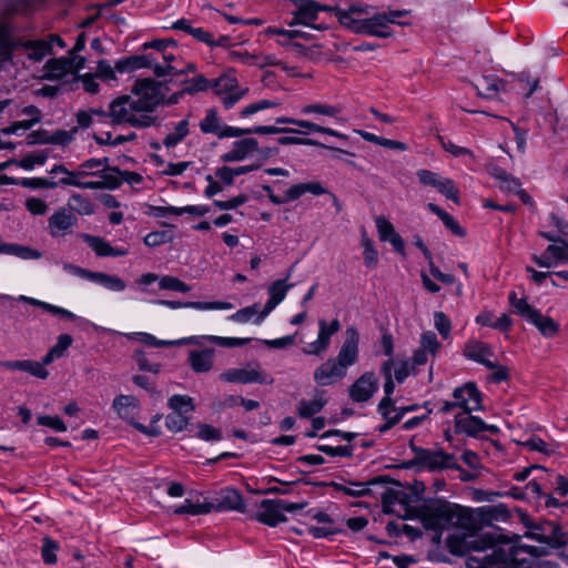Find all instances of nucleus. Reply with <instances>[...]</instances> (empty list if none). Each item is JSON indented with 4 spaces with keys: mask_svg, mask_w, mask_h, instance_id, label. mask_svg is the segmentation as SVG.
<instances>
[{
    "mask_svg": "<svg viewBox=\"0 0 568 568\" xmlns=\"http://www.w3.org/2000/svg\"><path fill=\"white\" fill-rule=\"evenodd\" d=\"M464 354L467 358L478 362L489 369L497 367V361L491 359L494 357L493 349L486 343L479 341H470L466 344Z\"/></svg>",
    "mask_w": 568,
    "mask_h": 568,
    "instance_id": "nucleus-20",
    "label": "nucleus"
},
{
    "mask_svg": "<svg viewBox=\"0 0 568 568\" xmlns=\"http://www.w3.org/2000/svg\"><path fill=\"white\" fill-rule=\"evenodd\" d=\"M506 84L501 79L484 75L475 84V89L479 97L496 99L500 91H506Z\"/></svg>",
    "mask_w": 568,
    "mask_h": 568,
    "instance_id": "nucleus-27",
    "label": "nucleus"
},
{
    "mask_svg": "<svg viewBox=\"0 0 568 568\" xmlns=\"http://www.w3.org/2000/svg\"><path fill=\"white\" fill-rule=\"evenodd\" d=\"M166 87L151 78L138 79L132 85L131 93L140 110L145 114L152 113L159 105L164 104Z\"/></svg>",
    "mask_w": 568,
    "mask_h": 568,
    "instance_id": "nucleus-7",
    "label": "nucleus"
},
{
    "mask_svg": "<svg viewBox=\"0 0 568 568\" xmlns=\"http://www.w3.org/2000/svg\"><path fill=\"white\" fill-rule=\"evenodd\" d=\"M362 245L364 247V263L367 267H375L378 263V253L374 247L372 240L364 233L362 239Z\"/></svg>",
    "mask_w": 568,
    "mask_h": 568,
    "instance_id": "nucleus-46",
    "label": "nucleus"
},
{
    "mask_svg": "<svg viewBox=\"0 0 568 568\" xmlns=\"http://www.w3.org/2000/svg\"><path fill=\"white\" fill-rule=\"evenodd\" d=\"M518 444L527 447L529 450L539 452L545 455H551L554 453V450L549 448L546 442L535 435L530 436L524 442H518Z\"/></svg>",
    "mask_w": 568,
    "mask_h": 568,
    "instance_id": "nucleus-53",
    "label": "nucleus"
},
{
    "mask_svg": "<svg viewBox=\"0 0 568 568\" xmlns=\"http://www.w3.org/2000/svg\"><path fill=\"white\" fill-rule=\"evenodd\" d=\"M378 388V379L373 372L364 373L351 385L349 397L356 403L369 400Z\"/></svg>",
    "mask_w": 568,
    "mask_h": 568,
    "instance_id": "nucleus-15",
    "label": "nucleus"
},
{
    "mask_svg": "<svg viewBox=\"0 0 568 568\" xmlns=\"http://www.w3.org/2000/svg\"><path fill=\"white\" fill-rule=\"evenodd\" d=\"M278 144L281 145H291V144H296V145H313V146H320V148H324V149H328L333 152H337V153H345V154H349V155H354L353 153H349L347 151H344L342 149H338V148H334V146H328V145H325L316 140H313V139H307V138H297V136H282L277 140Z\"/></svg>",
    "mask_w": 568,
    "mask_h": 568,
    "instance_id": "nucleus-37",
    "label": "nucleus"
},
{
    "mask_svg": "<svg viewBox=\"0 0 568 568\" xmlns=\"http://www.w3.org/2000/svg\"><path fill=\"white\" fill-rule=\"evenodd\" d=\"M114 68L121 73L141 68H151L159 78L165 77L174 70V65L162 67L161 63H158V57H155V54L126 57L116 61Z\"/></svg>",
    "mask_w": 568,
    "mask_h": 568,
    "instance_id": "nucleus-11",
    "label": "nucleus"
},
{
    "mask_svg": "<svg viewBox=\"0 0 568 568\" xmlns=\"http://www.w3.org/2000/svg\"><path fill=\"white\" fill-rule=\"evenodd\" d=\"M110 123L114 125L130 124L134 128H150L156 122V118L145 114L133 95H120L114 99L108 110Z\"/></svg>",
    "mask_w": 568,
    "mask_h": 568,
    "instance_id": "nucleus-4",
    "label": "nucleus"
},
{
    "mask_svg": "<svg viewBox=\"0 0 568 568\" xmlns=\"http://www.w3.org/2000/svg\"><path fill=\"white\" fill-rule=\"evenodd\" d=\"M37 422L41 426L50 427L57 432H65L67 426L59 416L42 415L38 416Z\"/></svg>",
    "mask_w": 568,
    "mask_h": 568,
    "instance_id": "nucleus-62",
    "label": "nucleus"
},
{
    "mask_svg": "<svg viewBox=\"0 0 568 568\" xmlns=\"http://www.w3.org/2000/svg\"><path fill=\"white\" fill-rule=\"evenodd\" d=\"M258 151V142L254 138H245L233 143V148L221 156L223 162H240Z\"/></svg>",
    "mask_w": 568,
    "mask_h": 568,
    "instance_id": "nucleus-22",
    "label": "nucleus"
},
{
    "mask_svg": "<svg viewBox=\"0 0 568 568\" xmlns=\"http://www.w3.org/2000/svg\"><path fill=\"white\" fill-rule=\"evenodd\" d=\"M436 189L447 199L454 201L457 204L459 203V191L450 179H443Z\"/></svg>",
    "mask_w": 568,
    "mask_h": 568,
    "instance_id": "nucleus-57",
    "label": "nucleus"
},
{
    "mask_svg": "<svg viewBox=\"0 0 568 568\" xmlns=\"http://www.w3.org/2000/svg\"><path fill=\"white\" fill-rule=\"evenodd\" d=\"M80 237L95 252L98 256H109L111 245L104 239L90 234H81Z\"/></svg>",
    "mask_w": 568,
    "mask_h": 568,
    "instance_id": "nucleus-43",
    "label": "nucleus"
},
{
    "mask_svg": "<svg viewBox=\"0 0 568 568\" xmlns=\"http://www.w3.org/2000/svg\"><path fill=\"white\" fill-rule=\"evenodd\" d=\"M371 7L367 4H354L349 7L347 10H336V18L338 22L346 28V20L347 17L349 20H356L355 16H369Z\"/></svg>",
    "mask_w": 568,
    "mask_h": 568,
    "instance_id": "nucleus-42",
    "label": "nucleus"
},
{
    "mask_svg": "<svg viewBox=\"0 0 568 568\" xmlns=\"http://www.w3.org/2000/svg\"><path fill=\"white\" fill-rule=\"evenodd\" d=\"M82 175H78V169L69 171L67 175L59 180L58 185H72L81 189H89V181H81Z\"/></svg>",
    "mask_w": 568,
    "mask_h": 568,
    "instance_id": "nucleus-60",
    "label": "nucleus"
},
{
    "mask_svg": "<svg viewBox=\"0 0 568 568\" xmlns=\"http://www.w3.org/2000/svg\"><path fill=\"white\" fill-rule=\"evenodd\" d=\"M0 366L8 371L27 372L41 379H45L49 376V371L43 367V364L31 359L2 361L0 362Z\"/></svg>",
    "mask_w": 568,
    "mask_h": 568,
    "instance_id": "nucleus-24",
    "label": "nucleus"
},
{
    "mask_svg": "<svg viewBox=\"0 0 568 568\" xmlns=\"http://www.w3.org/2000/svg\"><path fill=\"white\" fill-rule=\"evenodd\" d=\"M291 274L292 270L288 271L287 276L284 280H277L270 285L267 290L270 298L264 305L263 313L258 321H264V318L285 298L288 290L293 287V284L286 283Z\"/></svg>",
    "mask_w": 568,
    "mask_h": 568,
    "instance_id": "nucleus-21",
    "label": "nucleus"
},
{
    "mask_svg": "<svg viewBox=\"0 0 568 568\" xmlns=\"http://www.w3.org/2000/svg\"><path fill=\"white\" fill-rule=\"evenodd\" d=\"M200 130L204 134H215L219 139L240 138L248 134H282L298 133L300 131L288 126L257 125L248 129L224 125L216 109H209L201 120Z\"/></svg>",
    "mask_w": 568,
    "mask_h": 568,
    "instance_id": "nucleus-3",
    "label": "nucleus"
},
{
    "mask_svg": "<svg viewBox=\"0 0 568 568\" xmlns=\"http://www.w3.org/2000/svg\"><path fill=\"white\" fill-rule=\"evenodd\" d=\"M454 400L440 402L438 410L449 413L455 408H460V413H473L483 409V398L477 386L474 383H466L453 392Z\"/></svg>",
    "mask_w": 568,
    "mask_h": 568,
    "instance_id": "nucleus-9",
    "label": "nucleus"
},
{
    "mask_svg": "<svg viewBox=\"0 0 568 568\" xmlns=\"http://www.w3.org/2000/svg\"><path fill=\"white\" fill-rule=\"evenodd\" d=\"M220 379L226 383H241V384H273L274 379L268 374L261 369L258 363L254 367L248 368H230L220 375Z\"/></svg>",
    "mask_w": 568,
    "mask_h": 568,
    "instance_id": "nucleus-12",
    "label": "nucleus"
},
{
    "mask_svg": "<svg viewBox=\"0 0 568 568\" xmlns=\"http://www.w3.org/2000/svg\"><path fill=\"white\" fill-rule=\"evenodd\" d=\"M326 404V399L323 396V393L317 392L313 399L311 400H301L297 407V414L302 418H310L315 414L320 413Z\"/></svg>",
    "mask_w": 568,
    "mask_h": 568,
    "instance_id": "nucleus-32",
    "label": "nucleus"
},
{
    "mask_svg": "<svg viewBox=\"0 0 568 568\" xmlns=\"http://www.w3.org/2000/svg\"><path fill=\"white\" fill-rule=\"evenodd\" d=\"M509 304L514 313L534 324L541 335L552 337L559 332L558 323L549 316L542 315L540 311L528 304L526 298H519L514 291L509 294Z\"/></svg>",
    "mask_w": 568,
    "mask_h": 568,
    "instance_id": "nucleus-6",
    "label": "nucleus"
},
{
    "mask_svg": "<svg viewBox=\"0 0 568 568\" xmlns=\"http://www.w3.org/2000/svg\"><path fill=\"white\" fill-rule=\"evenodd\" d=\"M303 114L317 113L326 116H336L339 113V109L329 104L314 103L302 108Z\"/></svg>",
    "mask_w": 568,
    "mask_h": 568,
    "instance_id": "nucleus-47",
    "label": "nucleus"
},
{
    "mask_svg": "<svg viewBox=\"0 0 568 568\" xmlns=\"http://www.w3.org/2000/svg\"><path fill=\"white\" fill-rule=\"evenodd\" d=\"M156 304L165 305L171 308L190 307L195 310H230L233 305L229 302H180L159 300Z\"/></svg>",
    "mask_w": 568,
    "mask_h": 568,
    "instance_id": "nucleus-28",
    "label": "nucleus"
},
{
    "mask_svg": "<svg viewBox=\"0 0 568 568\" xmlns=\"http://www.w3.org/2000/svg\"><path fill=\"white\" fill-rule=\"evenodd\" d=\"M212 511V507L209 503H192L190 499H185L184 504L175 508V515H205Z\"/></svg>",
    "mask_w": 568,
    "mask_h": 568,
    "instance_id": "nucleus-41",
    "label": "nucleus"
},
{
    "mask_svg": "<svg viewBox=\"0 0 568 568\" xmlns=\"http://www.w3.org/2000/svg\"><path fill=\"white\" fill-rule=\"evenodd\" d=\"M493 175L499 181L500 190L516 194L519 192V189L521 187L520 181L508 174L505 170L495 168L493 170Z\"/></svg>",
    "mask_w": 568,
    "mask_h": 568,
    "instance_id": "nucleus-36",
    "label": "nucleus"
},
{
    "mask_svg": "<svg viewBox=\"0 0 568 568\" xmlns=\"http://www.w3.org/2000/svg\"><path fill=\"white\" fill-rule=\"evenodd\" d=\"M379 412L384 419L386 420L385 424H383L379 427L381 433H385L388 429H390L393 426H395L403 417V412H398L394 415V417H390L392 412H396V407L394 406L393 399H382L378 405Z\"/></svg>",
    "mask_w": 568,
    "mask_h": 568,
    "instance_id": "nucleus-33",
    "label": "nucleus"
},
{
    "mask_svg": "<svg viewBox=\"0 0 568 568\" xmlns=\"http://www.w3.org/2000/svg\"><path fill=\"white\" fill-rule=\"evenodd\" d=\"M203 338L222 347H236L244 346L251 342V338H237V337H221V336H204Z\"/></svg>",
    "mask_w": 568,
    "mask_h": 568,
    "instance_id": "nucleus-55",
    "label": "nucleus"
},
{
    "mask_svg": "<svg viewBox=\"0 0 568 568\" xmlns=\"http://www.w3.org/2000/svg\"><path fill=\"white\" fill-rule=\"evenodd\" d=\"M346 28L357 34H368L377 38H389L393 31L387 26L386 13L374 14L363 20H349L347 17Z\"/></svg>",
    "mask_w": 568,
    "mask_h": 568,
    "instance_id": "nucleus-10",
    "label": "nucleus"
},
{
    "mask_svg": "<svg viewBox=\"0 0 568 568\" xmlns=\"http://www.w3.org/2000/svg\"><path fill=\"white\" fill-rule=\"evenodd\" d=\"M230 58L233 60H239L245 64L253 65L258 64L261 67L263 65H273L275 64L270 57H265L263 61H260L258 57L255 54H251L247 51H236L233 50L230 52Z\"/></svg>",
    "mask_w": 568,
    "mask_h": 568,
    "instance_id": "nucleus-44",
    "label": "nucleus"
},
{
    "mask_svg": "<svg viewBox=\"0 0 568 568\" xmlns=\"http://www.w3.org/2000/svg\"><path fill=\"white\" fill-rule=\"evenodd\" d=\"M333 485L338 491H343L344 494L352 496V497H362V496H366L371 493V489L367 487L368 484L354 481V483H351L352 487H347L342 484H333Z\"/></svg>",
    "mask_w": 568,
    "mask_h": 568,
    "instance_id": "nucleus-49",
    "label": "nucleus"
},
{
    "mask_svg": "<svg viewBox=\"0 0 568 568\" xmlns=\"http://www.w3.org/2000/svg\"><path fill=\"white\" fill-rule=\"evenodd\" d=\"M318 328L317 339L303 349L304 354L321 355L326 352L331 344V337L339 331L341 324L337 318L333 320L331 324H327L325 320H320Z\"/></svg>",
    "mask_w": 568,
    "mask_h": 568,
    "instance_id": "nucleus-14",
    "label": "nucleus"
},
{
    "mask_svg": "<svg viewBox=\"0 0 568 568\" xmlns=\"http://www.w3.org/2000/svg\"><path fill=\"white\" fill-rule=\"evenodd\" d=\"M414 457L405 465L407 468L416 467L419 470L438 471L444 469H459L455 455L446 453L442 447L422 448L410 445Z\"/></svg>",
    "mask_w": 568,
    "mask_h": 568,
    "instance_id": "nucleus-5",
    "label": "nucleus"
},
{
    "mask_svg": "<svg viewBox=\"0 0 568 568\" xmlns=\"http://www.w3.org/2000/svg\"><path fill=\"white\" fill-rule=\"evenodd\" d=\"M173 239V235L171 232H168V231H155V232H151L149 233L143 242L146 246H150V247H156V246H160L164 243H168V242H171Z\"/></svg>",
    "mask_w": 568,
    "mask_h": 568,
    "instance_id": "nucleus-51",
    "label": "nucleus"
},
{
    "mask_svg": "<svg viewBox=\"0 0 568 568\" xmlns=\"http://www.w3.org/2000/svg\"><path fill=\"white\" fill-rule=\"evenodd\" d=\"M71 63L68 58L50 59L45 62V75L48 80H60L71 74Z\"/></svg>",
    "mask_w": 568,
    "mask_h": 568,
    "instance_id": "nucleus-30",
    "label": "nucleus"
},
{
    "mask_svg": "<svg viewBox=\"0 0 568 568\" xmlns=\"http://www.w3.org/2000/svg\"><path fill=\"white\" fill-rule=\"evenodd\" d=\"M159 286L161 290H170L182 293H187L191 291V287L184 282H182L180 278L169 275L163 276L160 280Z\"/></svg>",
    "mask_w": 568,
    "mask_h": 568,
    "instance_id": "nucleus-48",
    "label": "nucleus"
},
{
    "mask_svg": "<svg viewBox=\"0 0 568 568\" xmlns=\"http://www.w3.org/2000/svg\"><path fill=\"white\" fill-rule=\"evenodd\" d=\"M295 10L293 11V20L288 23L313 26L312 23L318 18L321 12V3L315 0H290Z\"/></svg>",
    "mask_w": 568,
    "mask_h": 568,
    "instance_id": "nucleus-17",
    "label": "nucleus"
},
{
    "mask_svg": "<svg viewBox=\"0 0 568 568\" xmlns=\"http://www.w3.org/2000/svg\"><path fill=\"white\" fill-rule=\"evenodd\" d=\"M247 201H248V196L246 194H240V195L234 196L227 201L215 200L213 202V204L220 210L227 211V210L236 209V207L243 205L244 203H246Z\"/></svg>",
    "mask_w": 568,
    "mask_h": 568,
    "instance_id": "nucleus-63",
    "label": "nucleus"
},
{
    "mask_svg": "<svg viewBox=\"0 0 568 568\" xmlns=\"http://www.w3.org/2000/svg\"><path fill=\"white\" fill-rule=\"evenodd\" d=\"M190 123L187 119H184L174 125L173 132L169 133L163 139V145L166 149L176 146L182 142L190 133Z\"/></svg>",
    "mask_w": 568,
    "mask_h": 568,
    "instance_id": "nucleus-35",
    "label": "nucleus"
},
{
    "mask_svg": "<svg viewBox=\"0 0 568 568\" xmlns=\"http://www.w3.org/2000/svg\"><path fill=\"white\" fill-rule=\"evenodd\" d=\"M192 398L185 395H173L169 399V406L173 409V412H180L183 414L184 408L189 407V410H193L194 406L192 404ZM187 412V409L185 410Z\"/></svg>",
    "mask_w": 568,
    "mask_h": 568,
    "instance_id": "nucleus-58",
    "label": "nucleus"
},
{
    "mask_svg": "<svg viewBox=\"0 0 568 568\" xmlns=\"http://www.w3.org/2000/svg\"><path fill=\"white\" fill-rule=\"evenodd\" d=\"M189 424V418L180 412H173L165 418V425L171 432H182Z\"/></svg>",
    "mask_w": 568,
    "mask_h": 568,
    "instance_id": "nucleus-52",
    "label": "nucleus"
},
{
    "mask_svg": "<svg viewBox=\"0 0 568 568\" xmlns=\"http://www.w3.org/2000/svg\"><path fill=\"white\" fill-rule=\"evenodd\" d=\"M559 244H551L547 247V253H550L556 264L558 262H568V242L562 240Z\"/></svg>",
    "mask_w": 568,
    "mask_h": 568,
    "instance_id": "nucleus-59",
    "label": "nucleus"
},
{
    "mask_svg": "<svg viewBox=\"0 0 568 568\" xmlns=\"http://www.w3.org/2000/svg\"><path fill=\"white\" fill-rule=\"evenodd\" d=\"M90 281L112 292H122L126 288V283L121 277L103 272H93L90 276Z\"/></svg>",
    "mask_w": 568,
    "mask_h": 568,
    "instance_id": "nucleus-31",
    "label": "nucleus"
},
{
    "mask_svg": "<svg viewBox=\"0 0 568 568\" xmlns=\"http://www.w3.org/2000/svg\"><path fill=\"white\" fill-rule=\"evenodd\" d=\"M295 125L300 126V128H303V129H306L308 131H312V132H320V133H326V134H329V135H333V136H336L338 139H343V140H346L347 136L343 133H339L337 131H334L329 128H325V126H322V125H318L316 123H313V122H310V121H306V120H297L295 121Z\"/></svg>",
    "mask_w": 568,
    "mask_h": 568,
    "instance_id": "nucleus-50",
    "label": "nucleus"
},
{
    "mask_svg": "<svg viewBox=\"0 0 568 568\" xmlns=\"http://www.w3.org/2000/svg\"><path fill=\"white\" fill-rule=\"evenodd\" d=\"M135 336L144 344H148L151 346H156V347L170 346V345H175V344H185V343H193V344L199 343L197 337L172 342V341H159L153 335H151L149 333H136Z\"/></svg>",
    "mask_w": 568,
    "mask_h": 568,
    "instance_id": "nucleus-45",
    "label": "nucleus"
},
{
    "mask_svg": "<svg viewBox=\"0 0 568 568\" xmlns=\"http://www.w3.org/2000/svg\"><path fill=\"white\" fill-rule=\"evenodd\" d=\"M212 511L236 510L245 511V503L242 495L233 488L222 489L212 501H210Z\"/></svg>",
    "mask_w": 568,
    "mask_h": 568,
    "instance_id": "nucleus-16",
    "label": "nucleus"
},
{
    "mask_svg": "<svg viewBox=\"0 0 568 568\" xmlns=\"http://www.w3.org/2000/svg\"><path fill=\"white\" fill-rule=\"evenodd\" d=\"M214 355V348L192 349L189 352L187 362L195 373H206L213 367Z\"/></svg>",
    "mask_w": 568,
    "mask_h": 568,
    "instance_id": "nucleus-26",
    "label": "nucleus"
},
{
    "mask_svg": "<svg viewBox=\"0 0 568 568\" xmlns=\"http://www.w3.org/2000/svg\"><path fill=\"white\" fill-rule=\"evenodd\" d=\"M263 313V308L260 303H254L250 306L239 310L236 313L230 316V318L234 322L239 323H247L255 316V323L261 324L263 321H258L261 314Z\"/></svg>",
    "mask_w": 568,
    "mask_h": 568,
    "instance_id": "nucleus-39",
    "label": "nucleus"
},
{
    "mask_svg": "<svg viewBox=\"0 0 568 568\" xmlns=\"http://www.w3.org/2000/svg\"><path fill=\"white\" fill-rule=\"evenodd\" d=\"M428 209L436 214L442 222L445 224V226L452 231L453 234L464 237L466 235V231L464 227H462L458 222L447 212H445L443 209H440L438 205L434 203H428Z\"/></svg>",
    "mask_w": 568,
    "mask_h": 568,
    "instance_id": "nucleus-34",
    "label": "nucleus"
},
{
    "mask_svg": "<svg viewBox=\"0 0 568 568\" xmlns=\"http://www.w3.org/2000/svg\"><path fill=\"white\" fill-rule=\"evenodd\" d=\"M434 325L443 338H448L452 329V322L443 312H435Z\"/></svg>",
    "mask_w": 568,
    "mask_h": 568,
    "instance_id": "nucleus-56",
    "label": "nucleus"
},
{
    "mask_svg": "<svg viewBox=\"0 0 568 568\" xmlns=\"http://www.w3.org/2000/svg\"><path fill=\"white\" fill-rule=\"evenodd\" d=\"M418 517L426 529L437 534L435 540H438L442 531L449 527L469 529L471 526V515L468 509L444 499H433L420 506Z\"/></svg>",
    "mask_w": 568,
    "mask_h": 568,
    "instance_id": "nucleus-1",
    "label": "nucleus"
},
{
    "mask_svg": "<svg viewBox=\"0 0 568 568\" xmlns=\"http://www.w3.org/2000/svg\"><path fill=\"white\" fill-rule=\"evenodd\" d=\"M109 159H90L82 162L78 168V175H99L102 169L108 166Z\"/></svg>",
    "mask_w": 568,
    "mask_h": 568,
    "instance_id": "nucleus-40",
    "label": "nucleus"
},
{
    "mask_svg": "<svg viewBox=\"0 0 568 568\" xmlns=\"http://www.w3.org/2000/svg\"><path fill=\"white\" fill-rule=\"evenodd\" d=\"M420 344L423 349L429 352L432 355H435L440 346L436 334L430 331L422 334Z\"/></svg>",
    "mask_w": 568,
    "mask_h": 568,
    "instance_id": "nucleus-61",
    "label": "nucleus"
},
{
    "mask_svg": "<svg viewBox=\"0 0 568 568\" xmlns=\"http://www.w3.org/2000/svg\"><path fill=\"white\" fill-rule=\"evenodd\" d=\"M261 510L256 515V519L271 527L277 526L280 523L287 520L283 514L281 499H264L260 505Z\"/></svg>",
    "mask_w": 568,
    "mask_h": 568,
    "instance_id": "nucleus-19",
    "label": "nucleus"
},
{
    "mask_svg": "<svg viewBox=\"0 0 568 568\" xmlns=\"http://www.w3.org/2000/svg\"><path fill=\"white\" fill-rule=\"evenodd\" d=\"M99 175L101 178L100 181H89V190H114L122 184V171L118 168H110L108 165L101 170Z\"/></svg>",
    "mask_w": 568,
    "mask_h": 568,
    "instance_id": "nucleus-25",
    "label": "nucleus"
},
{
    "mask_svg": "<svg viewBox=\"0 0 568 568\" xmlns=\"http://www.w3.org/2000/svg\"><path fill=\"white\" fill-rule=\"evenodd\" d=\"M346 338L336 357L321 364L314 372V379L322 386L332 385L344 378L347 368L358 361L359 335L354 326L346 328Z\"/></svg>",
    "mask_w": 568,
    "mask_h": 568,
    "instance_id": "nucleus-2",
    "label": "nucleus"
},
{
    "mask_svg": "<svg viewBox=\"0 0 568 568\" xmlns=\"http://www.w3.org/2000/svg\"><path fill=\"white\" fill-rule=\"evenodd\" d=\"M542 531V534L532 532L529 536L539 542L548 544L555 548L564 547L568 544V534L562 530L558 523H545Z\"/></svg>",
    "mask_w": 568,
    "mask_h": 568,
    "instance_id": "nucleus-18",
    "label": "nucleus"
},
{
    "mask_svg": "<svg viewBox=\"0 0 568 568\" xmlns=\"http://www.w3.org/2000/svg\"><path fill=\"white\" fill-rule=\"evenodd\" d=\"M196 436L202 440H220L222 439V432L219 428H215L205 423L197 424V434Z\"/></svg>",
    "mask_w": 568,
    "mask_h": 568,
    "instance_id": "nucleus-54",
    "label": "nucleus"
},
{
    "mask_svg": "<svg viewBox=\"0 0 568 568\" xmlns=\"http://www.w3.org/2000/svg\"><path fill=\"white\" fill-rule=\"evenodd\" d=\"M77 217L65 209L55 211L48 221L50 234L55 237L64 234L77 225Z\"/></svg>",
    "mask_w": 568,
    "mask_h": 568,
    "instance_id": "nucleus-23",
    "label": "nucleus"
},
{
    "mask_svg": "<svg viewBox=\"0 0 568 568\" xmlns=\"http://www.w3.org/2000/svg\"><path fill=\"white\" fill-rule=\"evenodd\" d=\"M113 408L122 419L132 422L138 412V399L130 395H119L113 400Z\"/></svg>",
    "mask_w": 568,
    "mask_h": 568,
    "instance_id": "nucleus-29",
    "label": "nucleus"
},
{
    "mask_svg": "<svg viewBox=\"0 0 568 568\" xmlns=\"http://www.w3.org/2000/svg\"><path fill=\"white\" fill-rule=\"evenodd\" d=\"M68 206L80 215H91L94 213L93 202L81 194H72L68 201Z\"/></svg>",
    "mask_w": 568,
    "mask_h": 568,
    "instance_id": "nucleus-38",
    "label": "nucleus"
},
{
    "mask_svg": "<svg viewBox=\"0 0 568 568\" xmlns=\"http://www.w3.org/2000/svg\"><path fill=\"white\" fill-rule=\"evenodd\" d=\"M77 132V128L71 131L57 130L50 133V144L67 145L73 140V134Z\"/></svg>",
    "mask_w": 568,
    "mask_h": 568,
    "instance_id": "nucleus-64",
    "label": "nucleus"
},
{
    "mask_svg": "<svg viewBox=\"0 0 568 568\" xmlns=\"http://www.w3.org/2000/svg\"><path fill=\"white\" fill-rule=\"evenodd\" d=\"M455 432L476 437L483 432L497 434L499 428L495 425H487L480 418L473 416L471 413H458L455 415Z\"/></svg>",
    "mask_w": 568,
    "mask_h": 568,
    "instance_id": "nucleus-13",
    "label": "nucleus"
},
{
    "mask_svg": "<svg viewBox=\"0 0 568 568\" xmlns=\"http://www.w3.org/2000/svg\"><path fill=\"white\" fill-rule=\"evenodd\" d=\"M518 550L526 551L532 556L538 555V548L535 546L513 547L509 551L503 548H494L493 551L484 556H470L466 560L467 568H516L513 559Z\"/></svg>",
    "mask_w": 568,
    "mask_h": 568,
    "instance_id": "nucleus-8",
    "label": "nucleus"
}]
</instances>
